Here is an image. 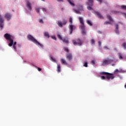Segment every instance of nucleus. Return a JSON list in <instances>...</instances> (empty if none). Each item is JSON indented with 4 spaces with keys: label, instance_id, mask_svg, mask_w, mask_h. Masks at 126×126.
<instances>
[{
    "label": "nucleus",
    "instance_id": "37",
    "mask_svg": "<svg viewBox=\"0 0 126 126\" xmlns=\"http://www.w3.org/2000/svg\"><path fill=\"white\" fill-rule=\"evenodd\" d=\"M35 11H36L37 13H40V8H36Z\"/></svg>",
    "mask_w": 126,
    "mask_h": 126
},
{
    "label": "nucleus",
    "instance_id": "42",
    "mask_svg": "<svg viewBox=\"0 0 126 126\" xmlns=\"http://www.w3.org/2000/svg\"><path fill=\"white\" fill-rule=\"evenodd\" d=\"M101 79H102L103 80H105V79H106V77H105V76H101Z\"/></svg>",
    "mask_w": 126,
    "mask_h": 126
},
{
    "label": "nucleus",
    "instance_id": "1",
    "mask_svg": "<svg viewBox=\"0 0 126 126\" xmlns=\"http://www.w3.org/2000/svg\"><path fill=\"white\" fill-rule=\"evenodd\" d=\"M4 37L8 41V44L9 47H12L15 51L16 52L17 49L16 48V44L17 42L16 41L13 42V40H14V36L10 34V33H5L4 35Z\"/></svg>",
    "mask_w": 126,
    "mask_h": 126
},
{
    "label": "nucleus",
    "instance_id": "10",
    "mask_svg": "<svg viewBox=\"0 0 126 126\" xmlns=\"http://www.w3.org/2000/svg\"><path fill=\"white\" fill-rule=\"evenodd\" d=\"M79 20L80 21V23L81 24L80 27H83L84 26H85L84 25V21L83 20V18L80 17H79Z\"/></svg>",
    "mask_w": 126,
    "mask_h": 126
},
{
    "label": "nucleus",
    "instance_id": "33",
    "mask_svg": "<svg viewBox=\"0 0 126 126\" xmlns=\"http://www.w3.org/2000/svg\"><path fill=\"white\" fill-rule=\"evenodd\" d=\"M122 8V9H124L125 10H126V5H121L120 6Z\"/></svg>",
    "mask_w": 126,
    "mask_h": 126
},
{
    "label": "nucleus",
    "instance_id": "35",
    "mask_svg": "<svg viewBox=\"0 0 126 126\" xmlns=\"http://www.w3.org/2000/svg\"><path fill=\"white\" fill-rule=\"evenodd\" d=\"M91 5H89V6L87 7L88 10H93V8L91 7Z\"/></svg>",
    "mask_w": 126,
    "mask_h": 126
},
{
    "label": "nucleus",
    "instance_id": "32",
    "mask_svg": "<svg viewBox=\"0 0 126 126\" xmlns=\"http://www.w3.org/2000/svg\"><path fill=\"white\" fill-rule=\"evenodd\" d=\"M108 72H100V74L101 75H107Z\"/></svg>",
    "mask_w": 126,
    "mask_h": 126
},
{
    "label": "nucleus",
    "instance_id": "30",
    "mask_svg": "<svg viewBox=\"0 0 126 126\" xmlns=\"http://www.w3.org/2000/svg\"><path fill=\"white\" fill-rule=\"evenodd\" d=\"M108 24H109L110 25H111V24H112V23H111V22L106 21L105 23H104V25H108Z\"/></svg>",
    "mask_w": 126,
    "mask_h": 126
},
{
    "label": "nucleus",
    "instance_id": "6",
    "mask_svg": "<svg viewBox=\"0 0 126 126\" xmlns=\"http://www.w3.org/2000/svg\"><path fill=\"white\" fill-rule=\"evenodd\" d=\"M78 10L74 9V12L76 13L77 14H81V12L80 11H84L83 9V6L82 5H79L78 7Z\"/></svg>",
    "mask_w": 126,
    "mask_h": 126
},
{
    "label": "nucleus",
    "instance_id": "50",
    "mask_svg": "<svg viewBox=\"0 0 126 126\" xmlns=\"http://www.w3.org/2000/svg\"><path fill=\"white\" fill-rule=\"evenodd\" d=\"M57 1H63V0H57Z\"/></svg>",
    "mask_w": 126,
    "mask_h": 126
},
{
    "label": "nucleus",
    "instance_id": "49",
    "mask_svg": "<svg viewBox=\"0 0 126 126\" xmlns=\"http://www.w3.org/2000/svg\"><path fill=\"white\" fill-rule=\"evenodd\" d=\"M114 51H118V49H117L116 48H114Z\"/></svg>",
    "mask_w": 126,
    "mask_h": 126
},
{
    "label": "nucleus",
    "instance_id": "20",
    "mask_svg": "<svg viewBox=\"0 0 126 126\" xmlns=\"http://www.w3.org/2000/svg\"><path fill=\"white\" fill-rule=\"evenodd\" d=\"M107 19L109 20V21H111L112 22L114 21V20H113V19L112 18V17L110 16V15H107Z\"/></svg>",
    "mask_w": 126,
    "mask_h": 126
},
{
    "label": "nucleus",
    "instance_id": "51",
    "mask_svg": "<svg viewBox=\"0 0 126 126\" xmlns=\"http://www.w3.org/2000/svg\"><path fill=\"white\" fill-rule=\"evenodd\" d=\"M125 88L126 89V85H125Z\"/></svg>",
    "mask_w": 126,
    "mask_h": 126
},
{
    "label": "nucleus",
    "instance_id": "5",
    "mask_svg": "<svg viewBox=\"0 0 126 126\" xmlns=\"http://www.w3.org/2000/svg\"><path fill=\"white\" fill-rule=\"evenodd\" d=\"M114 62V60L112 59H105L103 61L102 65L105 66V65H108Z\"/></svg>",
    "mask_w": 126,
    "mask_h": 126
},
{
    "label": "nucleus",
    "instance_id": "13",
    "mask_svg": "<svg viewBox=\"0 0 126 126\" xmlns=\"http://www.w3.org/2000/svg\"><path fill=\"white\" fill-rule=\"evenodd\" d=\"M4 17H5V18H6V19H7V20H9L10 19V18H11V15H10L8 13H6L5 14Z\"/></svg>",
    "mask_w": 126,
    "mask_h": 126
},
{
    "label": "nucleus",
    "instance_id": "17",
    "mask_svg": "<svg viewBox=\"0 0 126 126\" xmlns=\"http://www.w3.org/2000/svg\"><path fill=\"white\" fill-rule=\"evenodd\" d=\"M61 63L63 64H65V65H67V63H66V61L63 59H61Z\"/></svg>",
    "mask_w": 126,
    "mask_h": 126
},
{
    "label": "nucleus",
    "instance_id": "24",
    "mask_svg": "<svg viewBox=\"0 0 126 126\" xmlns=\"http://www.w3.org/2000/svg\"><path fill=\"white\" fill-rule=\"evenodd\" d=\"M57 71L58 72H61V65L60 64H57Z\"/></svg>",
    "mask_w": 126,
    "mask_h": 126
},
{
    "label": "nucleus",
    "instance_id": "48",
    "mask_svg": "<svg viewBox=\"0 0 126 126\" xmlns=\"http://www.w3.org/2000/svg\"><path fill=\"white\" fill-rule=\"evenodd\" d=\"M104 49H107V50H110V48H109V47H107V46H104Z\"/></svg>",
    "mask_w": 126,
    "mask_h": 126
},
{
    "label": "nucleus",
    "instance_id": "16",
    "mask_svg": "<svg viewBox=\"0 0 126 126\" xmlns=\"http://www.w3.org/2000/svg\"><path fill=\"white\" fill-rule=\"evenodd\" d=\"M88 1H89L88 2V5L93 6V3L94 2V0H88Z\"/></svg>",
    "mask_w": 126,
    "mask_h": 126
},
{
    "label": "nucleus",
    "instance_id": "52",
    "mask_svg": "<svg viewBox=\"0 0 126 126\" xmlns=\"http://www.w3.org/2000/svg\"><path fill=\"white\" fill-rule=\"evenodd\" d=\"M114 65H115V64H112V66H114Z\"/></svg>",
    "mask_w": 126,
    "mask_h": 126
},
{
    "label": "nucleus",
    "instance_id": "46",
    "mask_svg": "<svg viewBox=\"0 0 126 126\" xmlns=\"http://www.w3.org/2000/svg\"><path fill=\"white\" fill-rule=\"evenodd\" d=\"M42 10L43 11H45V12H47V9H46L45 8H43Z\"/></svg>",
    "mask_w": 126,
    "mask_h": 126
},
{
    "label": "nucleus",
    "instance_id": "4",
    "mask_svg": "<svg viewBox=\"0 0 126 126\" xmlns=\"http://www.w3.org/2000/svg\"><path fill=\"white\" fill-rule=\"evenodd\" d=\"M72 43L74 46L78 45L79 46H82L83 44V41L81 40L80 39L78 38L76 40H73Z\"/></svg>",
    "mask_w": 126,
    "mask_h": 126
},
{
    "label": "nucleus",
    "instance_id": "38",
    "mask_svg": "<svg viewBox=\"0 0 126 126\" xmlns=\"http://www.w3.org/2000/svg\"><path fill=\"white\" fill-rule=\"evenodd\" d=\"M64 50L65 52H66V53H68L69 52V50H68V48H64Z\"/></svg>",
    "mask_w": 126,
    "mask_h": 126
},
{
    "label": "nucleus",
    "instance_id": "28",
    "mask_svg": "<svg viewBox=\"0 0 126 126\" xmlns=\"http://www.w3.org/2000/svg\"><path fill=\"white\" fill-rule=\"evenodd\" d=\"M122 47H123L124 50L126 49V42H124L122 44Z\"/></svg>",
    "mask_w": 126,
    "mask_h": 126
},
{
    "label": "nucleus",
    "instance_id": "41",
    "mask_svg": "<svg viewBox=\"0 0 126 126\" xmlns=\"http://www.w3.org/2000/svg\"><path fill=\"white\" fill-rule=\"evenodd\" d=\"M91 63H92V64L93 65H95V61L92 60V61H91Z\"/></svg>",
    "mask_w": 126,
    "mask_h": 126
},
{
    "label": "nucleus",
    "instance_id": "45",
    "mask_svg": "<svg viewBox=\"0 0 126 126\" xmlns=\"http://www.w3.org/2000/svg\"><path fill=\"white\" fill-rule=\"evenodd\" d=\"M97 1H98V2H100V4L102 3V1H103V0H96Z\"/></svg>",
    "mask_w": 126,
    "mask_h": 126
},
{
    "label": "nucleus",
    "instance_id": "9",
    "mask_svg": "<svg viewBox=\"0 0 126 126\" xmlns=\"http://www.w3.org/2000/svg\"><path fill=\"white\" fill-rule=\"evenodd\" d=\"M4 22V19L2 18V16L0 15V28L2 29L3 28V22Z\"/></svg>",
    "mask_w": 126,
    "mask_h": 126
},
{
    "label": "nucleus",
    "instance_id": "15",
    "mask_svg": "<svg viewBox=\"0 0 126 126\" xmlns=\"http://www.w3.org/2000/svg\"><path fill=\"white\" fill-rule=\"evenodd\" d=\"M95 13L96 15H97V16H98L99 18H100V19H103V18H104V17H103V16H102V15L100 14V12L96 11L95 12Z\"/></svg>",
    "mask_w": 126,
    "mask_h": 126
},
{
    "label": "nucleus",
    "instance_id": "7",
    "mask_svg": "<svg viewBox=\"0 0 126 126\" xmlns=\"http://www.w3.org/2000/svg\"><path fill=\"white\" fill-rule=\"evenodd\" d=\"M106 78L108 80H110V79L113 80L115 78V76H114V74L108 73L106 74Z\"/></svg>",
    "mask_w": 126,
    "mask_h": 126
},
{
    "label": "nucleus",
    "instance_id": "18",
    "mask_svg": "<svg viewBox=\"0 0 126 126\" xmlns=\"http://www.w3.org/2000/svg\"><path fill=\"white\" fill-rule=\"evenodd\" d=\"M115 32L116 34H120V32L119 31V25L116 24Z\"/></svg>",
    "mask_w": 126,
    "mask_h": 126
},
{
    "label": "nucleus",
    "instance_id": "55",
    "mask_svg": "<svg viewBox=\"0 0 126 126\" xmlns=\"http://www.w3.org/2000/svg\"><path fill=\"white\" fill-rule=\"evenodd\" d=\"M117 7H120V6H117Z\"/></svg>",
    "mask_w": 126,
    "mask_h": 126
},
{
    "label": "nucleus",
    "instance_id": "11",
    "mask_svg": "<svg viewBox=\"0 0 126 126\" xmlns=\"http://www.w3.org/2000/svg\"><path fill=\"white\" fill-rule=\"evenodd\" d=\"M66 59L68 61H71L72 60V54L71 53H68L66 55Z\"/></svg>",
    "mask_w": 126,
    "mask_h": 126
},
{
    "label": "nucleus",
    "instance_id": "36",
    "mask_svg": "<svg viewBox=\"0 0 126 126\" xmlns=\"http://www.w3.org/2000/svg\"><path fill=\"white\" fill-rule=\"evenodd\" d=\"M91 44H95V40H94V39H92L91 40Z\"/></svg>",
    "mask_w": 126,
    "mask_h": 126
},
{
    "label": "nucleus",
    "instance_id": "14",
    "mask_svg": "<svg viewBox=\"0 0 126 126\" xmlns=\"http://www.w3.org/2000/svg\"><path fill=\"white\" fill-rule=\"evenodd\" d=\"M81 30H82V33L83 34V35H86V31H85V26L84 27H80Z\"/></svg>",
    "mask_w": 126,
    "mask_h": 126
},
{
    "label": "nucleus",
    "instance_id": "2",
    "mask_svg": "<svg viewBox=\"0 0 126 126\" xmlns=\"http://www.w3.org/2000/svg\"><path fill=\"white\" fill-rule=\"evenodd\" d=\"M27 38L28 40H29V41H31L32 42L35 44V45H38V46H40V47H41V48H43V47H44V45H43V44H41L40 42H38L36 40V39H35V38H34V37H33V36L31 35V34H29L27 35Z\"/></svg>",
    "mask_w": 126,
    "mask_h": 126
},
{
    "label": "nucleus",
    "instance_id": "22",
    "mask_svg": "<svg viewBox=\"0 0 126 126\" xmlns=\"http://www.w3.org/2000/svg\"><path fill=\"white\" fill-rule=\"evenodd\" d=\"M58 26H59V27H63V22H62V21H59L58 22Z\"/></svg>",
    "mask_w": 126,
    "mask_h": 126
},
{
    "label": "nucleus",
    "instance_id": "23",
    "mask_svg": "<svg viewBox=\"0 0 126 126\" xmlns=\"http://www.w3.org/2000/svg\"><path fill=\"white\" fill-rule=\"evenodd\" d=\"M68 2H69V3H70V4L72 6H74L75 4L73 2H72V0H67Z\"/></svg>",
    "mask_w": 126,
    "mask_h": 126
},
{
    "label": "nucleus",
    "instance_id": "31",
    "mask_svg": "<svg viewBox=\"0 0 126 126\" xmlns=\"http://www.w3.org/2000/svg\"><path fill=\"white\" fill-rule=\"evenodd\" d=\"M119 71H120L119 70V69H115V70H114V74H118V73H119Z\"/></svg>",
    "mask_w": 126,
    "mask_h": 126
},
{
    "label": "nucleus",
    "instance_id": "39",
    "mask_svg": "<svg viewBox=\"0 0 126 126\" xmlns=\"http://www.w3.org/2000/svg\"><path fill=\"white\" fill-rule=\"evenodd\" d=\"M35 67H36V68H37V70H38V71H41L42 70V68H40V67H37V66H34Z\"/></svg>",
    "mask_w": 126,
    "mask_h": 126
},
{
    "label": "nucleus",
    "instance_id": "8",
    "mask_svg": "<svg viewBox=\"0 0 126 126\" xmlns=\"http://www.w3.org/2000/svg\"><path fill=\"white\" fill-rule=\"evenodd\" d=\"M26 6L29 10H32V4L28 0L26 1Z\"/></svg>",
    "mask_w": 126,
    "mask_h": 126
},
{
    "label": "nucleus",
    "instance_id": "40",
    "mask_svg": "<svg viewBox=\"0 0 126 126\" xmlns=\"http://www.w3.org/2000/svg\"><path fill=\"white\" fill-rule=\"evenodd\" d=\"M69 22L70 23V25H72V18H70L69 19Z\"/></svg>",
    "mask_w": 126,
    "mask_h": 126
},
{
    "label": "nucleus",
    "instance_id": "47",
    "mask_svg": "<svg viewBox=\"0 0 126 126\" xmlns=\"http://www.w3.org/2000/svg\"><path fill=\"white\" fill-rule=\"evenodd\" d=\"M98 44L99 47H101V41H98Z\"/></svg>",
    "mask_w": 126,
    "mask_h": 126
},
{
    "label": "nucleus",
    "instance_id": "29",
    "mask_svg": "<svg viewBox=\"0 0 126 126\" xmlns=\"http://www.w3.org/2000/svg\"><path fill=\"white\" fill-rule=\"evenodd\" d=\"M67 23V21L66 20H63L62 22V24L63 25H65Z\"/></svg>",
    "mask_w": 126,
    "mask_h": 126
},
{
    "label": "nucleus",
    "instance_id": "26",
    "mask_svg": "<svg viewBox=\"0 0 126 126\" xmlns=\"http://www.w3.org/2000/svg\"><path fill=\"white\" fill-rule=\"evenodd\" d=\"M87 23L90 26H92L93 25L92 24V22H91V21L87 20Z\"/></svg>",
    "mask_w": 126,
    "mask_h": 126
},
{
    "label": "nucleus",
    "instance_id": "12",
    "mask_svg": "<svg viewBox=\"0 0 126 126\" xmlns=\"http://www.w3.org/2000/svg\"><path fill=\"white\" fill-rule=\"evenodd\" d=\"M69 29L70 30V34H72V32H73V29H75L76 27L74 25H69Z\"/></svg>",
    "mask_w": 126,
    "mask_h": 126
},
{
    "label": "nucleus",
    "instance_id": "54",
    "mask_svg": "<svg viewBox=\"0 0 126 126\" xmlns=\"http://www.w3.org/2000/svg\"><path fill=\"white\" fill-rule=\"evenodd\" d=\"M62 11L63 10V8H62Z\"/></svg>",
    "mask_w": 126,
    "mask_h": 126
},
{
    "label": "nucleus",
    "instance_id": "34",
    "mask_svg": "<svg viewBox=\"0 0 126 126\" xmlns=\"http://www.w3.org/2000/svg\"><path fill=\"white\" fill-rule=\"evenodd\" d=\"M83 66L85 67H87V66H88V63L85 62L83 64Z\"/></svg>",
    "mask_w": 126,
    "mask_h": 126
},
{
    "label": "nucleus",
    "instance_id": "21",
    "mask_svg": "<svg viewBox=\"0 0 126 126\" xmlns=\"http://www.w3.org/2000/svg\"><path fill=\"white\" fill-rule=\"evenodd\" d=\"M50 58L52 62H53V63H57V60L55 59V58L53 57L52 56H50Z\"/></svg>",
    "mask_w": 126,
    "mask_h": 126
},
{
    "label": "nucleus",
    "instance_id": "25",
    "mask_svg": "<svg viewBox=\"0 0 126 126\" xmlns=\"http://www.w3.org/2000/svg\"><path fill=\"white\" fill-rule=\"evenodd\" d=\"M44 35L45 37H47V38H50V35L49 34V32H45L44 33Z\"/></svg>",
    "mask_w": 126,
    "mask_h": 126
},
{
    "label": "nucleus",
    "instance_id": "43",
    "mask_svg": "<svg viewBox=\"0 0 126 126\" xmlns=\"http://www.w3.org/2000/svg\"><path fill=\"white\" fill-rule=\"evenodd\" d=\"M39 23H42V24H44V22L43 21L42 19H40L39 21Z\"/></svg>",
    "mask_w": 126,
    "mask_h": 126
},
{
    "label": "nucleus",
    "instance_id": "44",
    "mask_svg": "<svg viewBox=\"0 0 126 126\" xmlns=\"http://www.w3.org/2000/svg\"><path fill=\"white\" fill-rule=\"evenodd\" d=\"M52 39H53V40H55V41H57V37H56V36H53L52 37Z\"/></svg>",
    "mask_w": 126,
    "mask_h": 126
},
{
    "label": "nucleus",
    "instance_id": "27",
    "mask_svg": "<svg viewBox=\"0 0 126 126\" xmlns=\"http://www.w3.org/2000/svg\"><path fill=\"white\" fill-rule=\"evenodd\" d=\"M118 56L120 60H123V59H124V58L123 57V54H122V53H119Z\"/></svg>",
    "mask_w": 126,
    "mask_h": 126
},
{
    "label": "nucleus",
    "instance_id": "19",
    "mask_svg": "<svg viewBox=\"0 0 126 126\" xmlns=\"http://www.w3.org/2000/svg\"><path fill=\"white\" fill-rule=\"evenodd\" d=\"M111 12L113 14H116V15L120 14V13H121V12L116 11V10H112V11H111Z\"/></svg>",
    "mask_w": 126,
    "mask_h": 126
},
{
    "label": "nucleus",
    "instance_id": "53",
    "mask_svg": "<svg viewBox=\"0 0 126 126\" xmlns=\"http://www.w3.org/2000/svg\"><path fill=\"white\" fill-rule=\"evenodd\" d=\"M42 1H45V0H41Z\"/></svg>",
    "mask_w": 126,
    "mask_h": 126
},
{
    "label": "nucleus",
    "instance_id": "3",
    "mask_svg": "<svg viewBox=\"0 0 126 126\" xmlns=\"http://www.w3.org/2000/svg\"><path fill=\"white\" fill-rule=\"evenodd\" d=\"M57 35L58 38H59V39L61 41H63V43H65V44H68L69 43V41H68V38L64 37L63 38V37H62V33L58 32L57 33Z\"/></svg>",
    "mask_w": 126,
    "mask_h": 126
}]
</instances>
